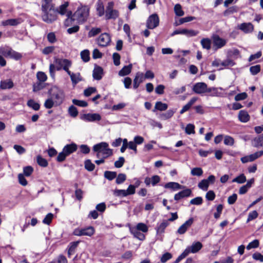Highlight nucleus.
I'll return each mask as SVG.
<instances>
[{"label": "nucleus", "mask_w": 263, "mask_h": 263, "mask_svg": "<svg viewBox=\"0 0 263 263\" xmlns=\"http://www.w3.org/2000/svg\"><path fill=\"white\" fill-rule=\"evenodd\" d=\"M57 11L55 9L42 11V20L47 24H52L57 20Z\"/></svg>", "instance_id": "obj_4"}, {"label": "nucleus", "mask_w": 263, "mask_h": 263, "mask_svg": "<svg viewBox=\"0 0 263 263\" xmlns=\"http://www.w3.org/2000/svg\"><path fill=\"white\" fill-rule=\"evenodd\" d=\"M27 105L32 108L34 110H39L40 108V105L39 103L35 102L32 99H30L27 103Z\"/></svg>", "instance_id": "obj_38"}, {"label": "nucleus", "mask_w": 263, "mask_h": 263, "mask_svg": "<svg viewBox=\"0 0 263 263\" xmlns=\"http://www.w3.org/2000/svg\"><path fill=\"white\" fill-rule=\"evenodd\" d=\"M11 48L5 46L0 47V55H3L6 58H8Z\"/></svg>", "instance_id": "obj_45"}, {"label": "nucleus", "mask_w": 263, "mask_h": 263, "mask_svg": "<svg viewBox=\"0 0 263 263\" xmlns=\"http://www.w3.org/2000/svg\"><path fill=\"white\" fill-rule=\"evenodd\" d=\"M51 263H67V260L65 256L60 255Z\"/></svg>", "instance_id": "obj_64"}, {"label": "nucleus", "mask_w": 263, "mask_h": 263, "mask_svg": "<svg viewBox=\"0 0 263 263\" xmlns=\"http://www.w3.org/2000/svg\"><path fill=\"white\" fill-rule=\"evenodd\" d=\"M104 177L109 180H112L117 177V173L115 172L106 171L104 173Z\"/></svg>", "instance_id": "obj_48"}, {"label": "nucleus", "mask_w": 263, "mask_h": 263, "mask_svg": "<svg viewBox=\"0 0 263 263\" xmlns=\"http://www.w3.org/2000/svg\"><path fill=\"white\" fill-rule=\"evenodd\" d=\"M176 112V110L169 109L165 113L159 115V118L162 120H167L171 118Z\"/></svg>", "instance_id": "obj_31"}, {"label": "nucleus", "mask_w": 263, "mask_h": 263, "mask_svg": "<svg viewBox=\"0 0 263 263\" xmlns=\"http://www.w3.org/2000/svg\"><path fill=\"white\" fill-rule=\"evenodd\" d=\"M129 231L133 235L134 237L140 240H143L145 239V235L140 231L138 230L137 229L133 227H129Z\"/></svg>", "instance_id": "obj_22"}, {"label": "nucleus", "mask_w": 263, "mask_h": 263, "mask_svg": "<svg viewBox=\"0 0 263 263\" xmlns=\"http://www.w3.org/2000/svg\"><path fill=\"white\" fill-rule=\"evenodd\" d=\"M13 86V83L12 80L8 79L2 81L0 84L1 88L3 89H10Z\"/></svg>", "instance_id": "obj_32"}, {"label": "nucleus", "mask_w": 263, "mask_h": 263, "mask_svg": "<svg viewBox=\"0 0 263 263\" xmlns=\"http://www.w3.org/2000/svg\"><path fill=\"white\" fill-rule=\"evenodd\" d=\"M224 89L222 87H209L208 92L212 97H223L225 95Z\"/></svg>", "instance_id": "obj_15"}, {"label": "nucleus", "mask_w": 263, "mask_h": 263, "mask_svg": "<svg viewBox=\"0 0 263 263\" xmlns=\"http://www.w3.org/2000/svg\"><path fill=\"white\" fill-rule=\"evenodd\" d=\"M169 222L167 220H164L157 228V233L161 234L164 232L165 229L168 226Z\"/></svg>", "instance_id": "obj_33"}, {"label": "nucleus", "mask_w": 263, "mask_h": 263, "mask_svg": "<svg viewBox=\"0 0 263 263\" xmlns=\"http://www.w3.org/2000/svg\"><path fill=\"white\" fill-rule=\"evenodd\" d=\"M183 35L188 37L195 36L199 34V31L193 29H184Z\"/></svg>", "instance_id": "obj_37"}, {"label": "nucleus", "mask_w": 263, "mask_h": 263, "mask_svg": "<svg viewBox=\"0 0 263 263\" xmlns=\"http://www.w3.org/2000/svg\"><path fill=\"white\" fill-rule=\"evenodd\" d=\"M111 42V37L107 33H102L97 39V42L100 46H108Z\"/></svg>", "instance_id": "obj_13"}, {"label": "nucleus", "mask_w": 263, "mask_h": 263, "mask_svg": "<svg viewBox=\"0 0 263 263\" xmlns=\"http://www.w3.org/2000/svg\"><path fill=\"white\" fill-rule=\"evenodd\" d=\"M133 65L132 64H129L127 66H124L119 71V75L121 77L125 76L128 75L131 72Z\"/></svg>", "instance_id": "obj_28"}, {"label": "nucleus", "mask_w": 263, "mask_h": 263, "mask_svg": "<svg viewBox=\"0 0 263 263\" xmlns=\"http://www.w3.org/2000/svg\"><path fill=\"white\" fill-rule=\"evenodd\" d=\"M108 144L102 142L95 145L93 146V151H99L102 154L103 158H106L112 154V149L108 147Z\"/></svg>", "instance_id": "obj_5"}, {"label": "nucleus", "mask_w": 263, "mask_h": 263, "mask_svg": "<svg viewBox=\"0 0 263 263\" xmlns=\"http://www.w3.org/2000/svg\"><path fill=\"white\" fill-rule=\"evenodd\" d=\"M259 246V241L257 239L254 240L253 241L250 242L247 246L246 248L249 250L253 248H256Z\"/></svg>", "instance_id": "obj_61"}, {"label": "nucleus", "mask_w": 263, "mask_h": 263, "mask_svg": "<svg viewBox=\"0 0 263 263\" xmlns=\"http://www.w3.org/2000/svg\"><path fill=\"white\" fill-rule=\"evenodd\" d=\"M191 173L193 176H200L203 174V171L200 167H194L191 170Z\"/></svg>", "instance_id": "obj_56"}, {"label": "nucleus", "mask_w": 263, "mask_h": 263, "mask_svg": "<svg viewBox=\"0 0 263 263\" xmlns=\"http://www.w3.org/2000/svg\"><path fill=\"white\" fill-rule=\"evenodd\" d=\"M144 78L142 73L138 72L134 80L133 87L135 89H137L140 84L143 81Z\"/></svg>", "instance_id": "obj_23"}, {"label": "nucleus", "mask_w": 263, "mask_h": 263, "mask_svg": "<svg viewBox=\"0 0 263 263\" xmlns=\"http://www.w3.org/2000/svg\"><path fill=\"white\" fill-rule=\"evenodd\" d=\"M89 13V8L86 6L79 8L73 14V18L77 23H83L87 20Z\"/></svg>", "instance_id": "obj_2"}, {"label": "nucleus", "mask_w": 263, "mask_h": 263, "mask_svg": "<svg viewBox=\"0 0 263 263\" xmlns=\"http://www.w3.org/2000/svg\"><path fill=\"white\" fill-rule=\"evenodd\" d=\"M193 222L194 219L193 218H190L178 228L177 232L179 234H184L187 229L193 223Z\"/></svg>", "instance_id": "obj_16"}, {"label": "nucleus", "mask_w": 263, "mask_h": 263, "mask_svg": "<svg viewBox=\"0 0 263 263\" xmlns=\"http://www.w3.org/2000/svg\"><path fill=\"white\" fill-rule=\"evenodd\" d=\"M195 19L193 16H187L183 18H181L178 22L175 23L176 26L181 25L184 23L191 22Z\"/></svg>", "instance_id": "obj_44"}, {"label": "nucleus", "mask_w": 263, "mask_h": 263, "mask_svg": "<svg viewBox=\"0 0 263 263\" xmlns=\"http://www.w3.org/2000/svg\"><path fill=\"white\" fill-rule=\"evenodd\" d=\"M174 11L176 15L178 16H182L184 15V12L182 9L181 6L177 4L174 7Z\"/></svg>", "instance_id": "obj_46"}, {"label": "nucleus", "mask_w": 263, "mask_h": 263, "mask_svg": "<svg viewBox=\"0 0 263 263\" xmlns=\"http://www.w3.org/2000/svg\"><path fill=\"white\" fill-rule=\"evenodd\" d=\"M197 100V97H193L192 98L189 102L185 105L181 110L180 111V114H183L184 112H186L188 110L190 109V108L191 107V106L196 102V101Z\"/></svg>", "instance_id": "obj_26"}, {"label": "nucleus", "mask_w": 263, "mask_h": 263, "mask_svg": "<svg viewBox=\"0 0 263 263\" xmlns=\"http://www.w3.org/2000/svg\"><path fill=\"white\" fill-rule=\"evenodd\" d=\"M8 58L17 61L22 59V55L21 53L15 51L11 48Z\"/></svg>", "instance_id": "obj_36"}, {"label": "nucleus", "mask_w": 263, "mask_h": 263, "mask_svg": "<svg viewBox=\"0 0 263 263\" xmlns=\"http://www.w3.org/2000/svg\"><path fill=\"white\" fill-rule=\"evenodd\" d=\"M96 10L98 16H102L104 13V7L102 2L99 1L96 4Z\"/></svg>", "instance_id": "obj_34"}, {"label": "nucleus", "mask_w": 263, "mask_h": 263, "mask_svg": "<svg viewBox=\"0 0 263 263\" xmlns=\"http://www.w3.org/2000/svg\"><path fill=\"white\" fill-rule=\"evenodd\" d=\"M45 87L43 82L37 81L33 85V91L37 92L43 89Z\"/></svg>", "instance_id": "obj_43"}, {"label": "nucleus", "mask_w": 263, "mask_h": 263, "mask_svg": "<svg viewBox=\"0 0 263 263\" xmlns=\"http://www.w3.org/2000/svg\"><path fill=\"white\" fill-rule=\"evenodd\" d=\"M200 44L203 49L209 50L211 48L212 41L209 38H203L200 41Z\"/></svg>", "instance_id": "obj_27"}, {"label": "nucleus", "mask_w": 263, "mask_h": 263, "mask_svg": "<svg viewBox=\"0 0 263 263\" xmlns=\"http://www.w3.org/2000/svg\"><path fill=\"white\" fill-rule=\"evenodd\" d=\"M101 32V29L100 28H92L89 31L88 36L89 37H93Z\"/></svg>", "instance_id": "obj_49"}, {"label": "nucleus", "mask_w": 263, "mask_h": 263, "mask_svg": "<svg viewBox=\"0 0 263 263\" xmlns=\"http://www.w3.org/2000/svg\"><path fill=\"white\" fill-rule=\"evenodd\" d=\"M235 65V62L231 59H227L221 63V66L228 67H232Z\"/></svg>", "instance_id": "obj_54"}, {"label": "nucleus", "mask_w": 263, "mask_h": 263, "mask_svg": "<svg viewBox=\"0 0 263 263\" xmlns=\"http://www.w3.org/2000/svg\"><path fill=\"white\" fill-rule=\"evenodd\" d=\"M213 42V49L214 51L223 47L227 44V41L226 39L220 37L217 34H214L212 36Z\"/></svg>", "instance_id": "obj_9"}, {"label": "nucleus", "mask_w": 263, "mask_h": 263, "mask_svg": "<svg viewBox=\"0 0 263 263\" xmlns=\"http://www.w3.org/2000/svg\"><path fill=\"white\" fill-rule=\"evenodd\" d=\"M81 57L85 62H87L90 59L89 52L88 50H84L81 52Z\"/></svg>", "instance_id": "obj_51"}, {"label": "nucleus", "mask_w": 263, "mask_h": 263, "mask_svg": "<svg viewBox=\"0 0 263 263\" xmlns=\"http://www.w3.org/2000/svg\"><path fill=\"white\" fill-rule=\"evenodd\" d=\"M209 186V184L208 182V180L206 179L202 180L198 185V186L199 189L202 190L203 191H206L208 189Z\"/></svg>", "instance_id": "obj_42"}, {"label": "nucleus", "mask_w": 263, "mask_h": 263, "mask_svg": "<svg viewBox=\"0 0 263 263\" xmlns=\"http://www.w3.org/2000/svg\"><path fill=\"white\" fill-rule=\"evenodd\" d=\"M164 187L166 189H170L173 191H176L178 190L182 189L184 188V186L181 185L177 182H170L166 183L164 185Z\"/></svg>", "instance_id": "obj_25"}, {"label": "nucleus", "mask_w": 263, "mask_h": 263, "mask_svg": "<svg viewBox=\"0 0 263 263\" xmlns=\"http://www.w3.org/2000/svg\"><path fill=\"white\" fill-rule=\"evenodd\" d=\"M67 74L70 76L73 86H75L78 83L83 80L79 72L73 73L70 71L68 72Z\"/></svg>", "instance_id": "obj_17"}, {"label": "nucleus", "mask_w": 263, "mask_h": 263, "mask_svg": "<svg viewBox=\"0 0 263 263\" xmlns=\"http://www.w3.org/2000/svg\"><path fill=\"white\" fill-rule=\"evenodd\" d=\"M21 18H11L8 19L2 22V25L4 26H15L17 25L21 24Z\"/></svg>", "instance_id": "obj_20"}, {"label": "nucleus", "mask_w": 263, "mask_h": 263, "mask_svg": "<svg viewBox=\"0 0 263 263\" xmlns=\"http://www.w3.org/2000/svg\"><path fill=\"white\" fill-rule=\"evenodd\" d=\"M238 28L245 33H249L253 31L254 26L251 23H243L238 26Z\"/></svg>", "instance_id": "obj_18"}, {"label": "nucleus", "mask_w": 263, "mask_h": 263, "mask_svg": "<svg viewBox=\"0 0 263 263\" xmlns=\"http://www.w3.org/2000/svg\"><path fill=\"white\" fill-rule=\"evenodd\" d=\"M67 18L64 22V24L66 26H71L75 23L76 20L73 18V14L71 12H69L67 14Z\"/></svg>", "instance_id": "obj_35"}, {"label": "nucleus", "mask_w": 263, "mask_h": 263, "mask_svg": "<svg viewBox=\"0 0 263 263\" xmlns=\"http://www.w3.org/2000/svg\"><path fill=\"white\" fill-rule=\"evenodd\" d=\"M238 119L241 122L245 123L249 120L250 116L246 111L242 110L239 112Z\"/></svg>", "instance_id": "obj_30"}, {"label": "nucleus", "mask_w": 263, "mask_h": 263, "mask_svg": "<svg viewBox=\"0 0 263 263\" xmlns=\"http://www.w3.org/2000/svg\"><path fill=\"white\" fill-rule=\"evenodd\" d=\"M234 143L233 138L230 136H225L224 138V144L227 145L232 146Z\"/></svg>", "instance_id": "obj_58"}, {"label": "nucleus", "mask_w": 263, "mask_h": 263, "mask_svg": "<svg viewBox=\"0 0 263 263\" xmlns=\"http://www.w3.org/2000/svg\"><path fill=\"white\" fill-rule=\"evenodd\" d=\"M195 126L192 124H188L185 129V133L188 135L195 133Z\"/></svg>", "instance_id": "obj_62"}, {"label": "nucleus", "mask_w": 263, "mask_h": 263, "mask_svg": "<svg viewBox=\"0 0 263 263\" xmlns=\"http://www.w3.org/2000/svg\"><path fill=\"white\" fill-rule=\"evenodd\" d=\"M54 62L56 65L57 70L59 71L63 69L67 73L70 71L69 68L72 65L71 61L66 59L56 58L54 59Z\"/></svg>", "instance_id": "obj_6"}, {"label": "nucleus", "mask_w": 263, "mask_h": 263, "mask_svg": "<svg viewBox=\"0 0 263 263\" xmlns=\"http://www.w3.org/2000/svg\"><path fill=\"white\" fill-rule=\"evenodd\" d=\"M258 214L257 212L255 210L250 212L248 214L247 222H249L250 221H252L256 219L258 217Z\"/></svg>", "instance_id": "obj_57"}, {"label": "nucleus", "mask_w": 263, "mask_h": 263, "mask_svg": "<svg viewBox=\"0 0 263 263\" xmlns=\"http://www.w3.org/2000/svg\"><path fill=\"white\" fill-rule=\"evenodd\" d=\"M192 193V191L190 189H187L184 190L177 194H176L174 196V199L175 200H179L182 198L189 197Z\"/></svg>", "instance_id": "obj_21"}, {"label": "nucleus", "mask_w": 263, "mask_h": 263, "mask_svg": "<svg viewBox=\"0 0 263 263\" xmlns=\"http://www.w3.org/2000/svg\"><path fill=\"white\" fill-rule=\"evenodd\" d=\"M36 78L37 79L38 81L44 82L47 79V77L46 74L42 71H39L36 73Z\"/></svg>", "instance_id": "obj_50"}, {"label": "nucleus", "mask_w": 263, "mask_h": 263, "mask_svg": "<svg viewBox=\"0 0 263 263\" xmlns=\"http://www.w3.org/2000/svg\"><path fill=\"white\" fill-rule=\"evenodd\" d=\"M159 19L156 14H153L150 15L147 21L146 26L148 28L153 29L159 25Z\"/></svg>", "instance_id": "obj_12"}, {"label": "nucleus", "mask_w": 263, "mask_h": 263, "mask_svg": "<svg viewBox=\"0 0 263 263\" xmlns=\"http://www.w3.org/2000/svg\"><path fill=\"white\" fill-rule=\"evenodd\" d=\"M202 244L199 241L194 242L191 246L187 247L184 250L187 256L190 253H196L200 251L202 248Z\"/></svg>", "instance_id": "obj_11"}, {"label": "nucleus", "mask_w": 263, "mask_h": 263, "mask_svg": "<svg viewBox=\"0 0 263 263\" xmlns=\"http://www.w3.org/2000/svg\"><path fill=\"white\" fill-rule=\"evenodd\" d=\"M114 3L109 2L108 3L105 10L106 20H116L119 16V11L114 9Z\"/></svg>", "instance_id": "obj_7"}, {"label": "nucleus", "mask_w": 263, "mask_h": 263, "mask_svg": "<svg viewBox=\"0 0 263 263\" xmlns=\"http://www.w3.org/2000/svg\"><path fill=\"white\" fill-rule=\"evenodd\" d=\"M246 181V176L244 175V174H241L238 177L235 178L233 180V182H237L238 183H243Z\"/></svg>", "instance_id": "obj_59"}, {"label": "nucleus", "mask_w": 263, "mask_h": 263, "mask_svg": "<svg viewBox=\"0 0 263 263\" xmlns=\"http://www.w3.org/2000/svg\"><path fill=\"white\" fill-rule=\"evenodd\" d=\"M95 228L92 226H88L83 228L76 229L73 232V234L78 236H87L90 237L95 234Z\"/></svg>", "instance_id": "obj_8"}, {"label": "nucleus", "mask_w": 263, "mask_h": 263, "mask_svg": "<svg viewBox=\"0 0 263 263\" xmlns=\"http://www.w3.org/2000/svg\"><path fill=\"white\" fill-rule=\"evenodd\" d=\"M68 113L70 116L72 117H76L78 116V111L76 107L73 105L70 106L68 109Z\"/></svg>", "instance_id": "obj_60"}, {"label": "nucleus", "mask_w": 263, "mask_h": 263, "mask_svg": "<svg viewBox=\"0 0 263 263\" xmlns=\"http://www.w3.org/2000/svg\"><path fill=\"white\" fill-rule=\"evenodd\" d=\"M167 107L168 105L167 104L162 103L161 101H158L155 103L153 111L155 112L156 110L164 111L167 109Z\"/></svg>", "instance_id": "obj_29"}, {"label": "nucleus", "mask_w": 263, "mask_h": 263, "mask_svg": "<svg viewBox=\"0 0 263 263\" xmlns=\"http://www.w3.org/2000/svg\"><path fill=\"white\" fill-rule=\"evenodd\" d=\"M68 3L65 2L63 4L60 6V7L55 9L57 11V13H59L61 15H64L66 13L67 8L68 6Z\"/></svg>", "instance_id": "obj_40"}, {"label": "nucleus", "mask_w": 263, "mask_h": 263, "mask_svg": "<svg viewBox=\"0 0 263 263\" xmlns=\"http://www.w3.org/2000/svg\"><path fill=\"white\" fill-rule=\"evenodd\" d=\"M102 76L103 69L100 66L95 67L92 73L93 79L97 80H100L102 79Z\"/></svg>", "instance_id": "obj_24"}, {"label": "nucleus", "mask_w": 263, "mask_h": 263, "mask_svg": "<svg viewBox=\"0 0 263 263\" xmlns=\"http://www.w3.org/2000/svg\"><path fill=\"white\" fill-rule=\"evenodd\" d=\"M48 97L45 100L44 106L49 109L62 104L65 99L64 91L57 86H52L48 91Z\"/></svg>", "instance_id": "obj_1"}, {"label": "nucleus", "mask_w": 263, "mask_h": 263, "mask_svg": "<svg viewBox=\"0 0 263 263\" xmlns=\"http://www.w3.org/2000/svg\"><path fill=\"white\" fill-rule=\"evenodd\" d=\"M253 145L256 147L259 146L263 147V134L260 135L258 138H256L254 139Z\"/></svg>", "instance_id": "obj_39"}, {"label": "nucleus", "mask_w": 263, "mask_h": 263, "mask_svg": "<svg viewBox=\"0 0 263 263\" xmlns=\"http://www.w3.org/2000/svg\"><path fill=\"white\" fill-rule=\"evenodd\" d=\"M77 149V145L74 143L66 145L62 151L59 154L57 158V161L60 162L64 161L67 156L76 152Z\"/></svg>", "instance_id": "obj_3"}, {"label": "nucleus", "mask_w": 263, "mask_h": 263, "mask_svg": "<svg viewBox=\"0 0 263 263\" xmlns=\"http://www.w3.org/2000/svg\"><path fill=\"white\" fill-rule=\"evenodd\" d=\"M36 160L38 164L42 167H46L48 165L47 161L41 156H37Z\"/></svg>", "instance_id": "obj_53"}, {"label": "nucleus", "mask_w": 263, "mask_h": 263, "mask_svg": "<svg viewBox=\"0 0 263 263\" xmlns=\"http://www.w3.org/2000/svg\"><path fill=\"white\" fill-rule=\"evenodd\" d=\"M238 11V7L234 6L229 7L228 9L223 12V15L225 16H228L231 14L237 12Z\"/></svg>", "instance_id": "obj_41"}, {"label": "nucleus", "mask_w": 263, "mask_h": 263, "mask_svg": "<svg viewBox=\"0 0 263 263\" xmlns=\"http://www.w3.org/2000/svg\"><path fill=\"white\" fill-rule=\"evenodd\" d=\"M81 119L87 122H95L101 120V117L99 114H86L81 117Z\"/></svg>", "instance_id": "obj_14"}, {"label": "nucleus", "mask_w": 263, "mask_h": 263, "mask_svg": "<svg viewBox=\"0 0 263 263\" xmlns=\"http://www.w3.org/2000/svg\"><path fill=\"white\" fill-rule=\"evenodd\" d=\"M126 179L125 174L120 173L116 178V182L118 184H120L123 183Z\"/></svg>", "instance_id": "obj_55"}, {"label": "nucleus", "mask_w": 263, "mask_h": 263, "mask_svg": "<svg viewBox=\"0 0 263 263\" xmlns=\"http://www.w3.org/2000/svg\"><path fill=\"white\" fill-rule=\"evenodd\" d=\"M114 195L116 196L124 197L127 196L125 190L116 189L114 191Z\"/></svg>", "instance_id": "obj_52"}, {"label": "nucleus", "mask_w": 263, "mask_h": 263, "mask_svg": "<svg viewBox=\"0 0 263 263\" xmlns=\"http://www.w3.org/2000/svg\"><path fill=\"white\" fill-rule=\"evenodd\" d=\"M250 71L253 75H256L260 71V66L259 65L251 66L250 68Z\"/></svg>", "instance_id": "obj_63"}, {"label": "nucleus", "mask_w": 263, "mask_h": 263, "mask_svg": "<svg viewBox=\"0 0 263 263\" xmlns=\"http://www.w3.org/2000/svg\"><path fill=\"white\" fill-rule=\"evenodd\" d=\"M135 228L137 229L138 230L142 231L143 233H146L148 231L147 226L144 223H139L136 227H134Z\"/></svg>", "instance_id": "obj_47"}, {"label": "nucleus", "mask_w": 263, "mask_h": 263, "mask_svg": "<svg viewBox=\"0 0 263 263\" xmlns=\"http://www.w3.org/2000/svg\"><path fill=\"white\" fill-rule=\"evenodd\" d=\"M192 90L195 93L201 95L208 92L209 87L204 82H198L193 85Z\"/></svg>", "instance_id": "obj_10"}, {"label": "nucleus", "mask_w": 263, "mask_h": 263, "mask_svg": "<svg viewBox=\"0 0 263 263\" xmlns=\"http://www.w3.org/2000/svg\"><path fill=\"white\" fill-rule=\"evenodd\" d=\"M52 1V0H43L41 5V11L55 9Z\"/></svg>", "instance_id": "obj_19"}]
</instances>
